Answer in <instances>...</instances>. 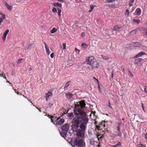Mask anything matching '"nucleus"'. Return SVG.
I'll list each match as a JSON object with an SVG mask.
<instances>
[{"instance_id":"nucleus-16","label":"nucleus","mask_w":147,"mask_h":147,"mask_svg":"<svg viewBox=\"0 0 147 147\" xmlns=\"http://www.w3.org/2000/svg\"><path fill=\"white\" fill-rule=\"evenodd\" d=\"M4 3L8 10L10 11H11L12 10V6L9 5L6 2H4Z\"/></svg>"},{"instance_id":"nucleus-57","label":"nucleus","mask_w":147,"mask_h":147,"mask_svg":"<svg viewBox=\"0 0 147 147\" xmlns=\"http://www.w3.org/2000/svg\"><path fill=\"white\" fill-rule=\"evenodd\" d=\"M23 97H24L25 98H26V99H27L28 100V101H30V100L28 99V98L26 97V96H25L24 95H23Z\"/></svg>"},{"instance_id":"nucleus-31","label":"nucleus","mask_w":147,"mask_h":147,"mask_svg":"<svg viewBox=\"0 0 147 147\" xmlns=\"http://www.w3.org/2000/svg\"><path fill=\"white\" fill-rule=\"evenodd\" d=\"M129 14V11L128 9H126L125 12V15L128 16Z\"/></svg>"},{"instance_id":"nucleus-61","label":"nucleus","mask_w":147,"mask_h":147,"mask_svg":"<svg viewBox=\"0 0 147 147\" xmlns=\"http://www.w3.org/2000/svg\"><path fill=\"white\" fill-rule=\"evenodd\" d=\"M94 120V121H95V122H94V124H95V125H96V124H97V121H96L95 119Z\"/></svg>"},{"instance_id":"nucleus-33","label":"nucleus","mask_w":147,"mask_h":147,"mask_svg":"<svg viewBox=\"0 0 147 147\" xmlns=\"http://www.w3.org/2000/svg\"><path fill=\"white\" fill-rule=\"evenodd\" d=\"M120 145H121V143L120 142H119L117 144H116L115 145L112 146L113 147H116Z\"/></svg>"},{"instance_id":"nucleus-3","label":"nucleus","mask_w":147,"mask_h":147,"mask_svg":"<svg viewBox=\"0 0 147 147\" xmlns=\"http://www.w3.org/2000/svg\"><path fill=\"white\" fill-rule=\"evenodd\" d=\"M74 147H85V144L83 140L76 138L74 141Z\"/></svg>"},{"instance_id":"nucleus-18","label":"nucleus","mask_w":147,"mask_h":147,"mask_svg":"<svg viewBox=\"0 0 147 147\" xmlns=\"http://www.w3.org/2000/svg\"><path fill=\"white\" fill-rule=\"evenodd\" d=\"M9 30H7L3 34V39L4 40V41L5 40V39L6 38V37L7 35L8 34V33L9 32Z\"/></svg>"},{"instance_id":"nucleus-41","label":"nucleus","mask_w":147,"mask_h":147,"mask_svg":"<svg viewBox=\"0 0 147 147\" xmlns=\"http://www.w3.org/2000/svg\"><path fill=\"white\" fill-rule=\"evenodd\" d=\"M52 11L53 13H55L57 12V9L55 7H53L52 9Z\"/></svg>"},{"instance_id":"nucleus-5","label":"nucleus","mask_w":147,"mask_h":147,"mask_svg":"<svg viewBox=\"0 0 147 147\" xmlns=\"http://www.w3.org/2000/svg\"><path fill=\"white\" fill-rule=\"evenodd\" d=\"M106 127L105 121H102L99 125H96V128L100 132H101V131H103L104 130L105 131H107V129H106Z\"/></svg>"},{"instance_id":"nucleus-50","label":"nucleus","mask_w":147,"mask_h":147,"mask_svg":"<svg viewBox=\"0 0 147 147\" xmlns=\"http://www.w3.org/2000/svg\"><path fill=\"white\" fill-rule=\"evenodd\" d=\"M22 59H20L18 60V64H20V63H21L22 61Z\"/></svg>"},{"instance_id":"nucleus-46","label":"nucleus","mask_w":147,"mask_h":147,"mask_svg":"<svg viewBox=\"0 0 147 147\" xmlns=\"http://www.w3.org/2000/svg\"><path fill=\"white\" fill-rule=\"evenodd\" d=\"M62 45L63 46V50H64L66 49V45L65 43H63L62 44Z\"/></svg>"},{"instance_id":"nucleus-52","label":"nucleus","mask_w":147,"mask_h":147,"mask_svg":"<svg viewBox=\"0 0 147 147\" xmlns=\"http://www.w3.org/2000/svg\"><path fill=\"white\" fill-rule=\"evenodd\" d=\"M142 108L143 110L144 111V112H145V110H144V108L143 106V104H142Z\"/></svg>"},{"instance_id":"nucleus-8","label":"nucleus","mask_w":147,"mask_h":147,"mask_svg":"<svg viewBox=\"0 0 147 147\" xmlns=\"http://www.w3.org/2000/svg\"><path fill=\"white\" fill-rule=\"evenodd\" d=\"M99 65L97 61L95 60V59L94 60V62L91 65V66H92V69H94L96 67H98Z\"/></svg>"},{"instance_id":"nucleus-53","label":"nucleus","mask_w":147,"mask_h":147,"mask_svg":"<svg viewBox=\"0 0 147 147\" xmlns=\"http://www.w3.org/2000/svg\"><path fill=\"white\" fill-rule=\"evenodd\" d=\"M98 88L99 91L100 92H101V88H100V86L99 85H98Z\"/></svg>"},{"instance_id":"nucleus-64","label":"nucleus","mask_w":147,"mask_h":147,"mask_svg":"<svg viewBox=\"0 0 147 147\" xmlns=\"http://www.w3.org/2000/svg\"><path fill=\"white\" fill-rule=\"evenodd\" d=\"M75 50L76 51H80V50H79L78 49H76V48H75Z\"/></svg>"},{"instance_id":"nucleus-44","label":"nucleus","mask_w":147,"mask_h":147,"mask_svg":"<svg viewBox=\"0 0 147 147\" xmlns=\"http://www.w3.org/2000/svg\"><path fill=\"white\" fill-rule=\"evenodd\" d=\"M129 74L130 76H131L132 77H133L134 76V75L132 74V73L131 72V71L129 70Z\"/></svg>"},{"instance_id":"nucleus-4","label":"nucleus","mask_w":147,"mask_h":147,"mask_svg":"<svg viewBox=\"0 0 147 147\" xmlns=\"http://www.w3.org/2000/svg\"><path fill=\"white\" fill-rule=\"evenodd\" d=\"M69 125L68 123H66L63 125L61 127L62 131L60 132L61 136L65 138L66 137L67 131L69 129Z\"/></svg>"},{"instance_id":"nucleus-54","label":"nucleus","mask_w":147,"mask_h":147,"mask_svg":"<svg viewBox=\"0 0 147 147\" xmlns=\"http://www.w3.org/2000/svg\"><path fill=\"white\" fill-rule=\"evenodd\" d=\"M58 1L63 3L64 2V0H57Z\"/></svg>"},{"instance_id":"nucleus-62","label":"nucleus","mask_w":147,"mask_h":147,"mask_svg":"<svg viewBox=\"0 0 147 147\" xmlns=\"http://www.w3.org/2000/svg\"><path fill=\"white\" fill-rule=\"evenodd\" d=\"M145 138L146 139H147V133H146L145 135Z\"/></svg>"},{"instance_id":"nucleus-36","label":"nucleus","mask_w":147,"mask_h":147,"mask_svg":"<svg viewBox=\"0 0 147 147\" xmlns=\"http://www.w3.org/2000/svg\"><path fill=\"white\" fill-rule=\"evenodd\" d=\"M61 10L60 9H58V15L59 16V17L60 18L61 17Z\"/></svg>"},{"instance_id":"nucleus-45","label":"nucleus","mask_w":147,"mask_h":147,"mask_svg":"<svg viewBox=\"0 0 147 147\" xmlns=\"http://www.w3.org/2000/svg\"><path fill=\"white\" fill-rule=\"evenodd\" d=\"M46 50V52L47 53V54L49 55L50 54V51H49V49H47Z\"/></svg>"},{"instance_id":"nucleus-58","label":"nucleus","mask_w":147,"mask_h":147,"mask_svg":"<svg viewBox=\"0 0 147 147\" xmlns=\"http://www.w3.org/2000/svg\"><path fill=\"white\" fill-rule=\"evenodd\" d=\"M93 78H94V79L95 80H96V81L97 82H98V79H96V78H95V77H93Z\"/></svg>"},{"instance_id":"nucleus-20","label":"nucleus","mask_w":147,"mask_h":147,"mask_svg":"<svg viewBox=\"0 0 147 147\" xmlns=\"http://www.w3.org/2000/svg\"><path fill=\"white\" fill-rule=\"evenodd\" d=\"M142 60L143 59L141 58L136 59L134 60V64H137L138 63L141 62Z\"/></svg>"},{"instance_id":"nucleus-35","label":"nucleus","mask_w":147,"mask_h":147,"mask_svg":"<svg viewBox=\"0 0 147 147\" xmlns=\"http://www.w3.org/2000/svg\"><path fill=\"white\" fill-rule=\"evenodd\" d=\"M115 0H106L105 2L107 3H110L114 2Z\"/></svg>"},{"instance_id":"nucleus-47","label":"nucleus","mask_w":147,"mask_h":147,"mask_svg":"<svg viewBox=\"0 0 147 147\" xmlns=\"http://www.w3.org/2000/svg\"><path fill=\"white\" fill-rule=\"evenodd\" d=\"M54 53H52L51 54L50 57L52 58H53L54 57Z\"/></svg>"},{"instance_id":"nucleus-1","label":"nucleus","mask_w":147,"mask_h":147,"mask_svg":"<svg viewBox=\"0 0 147 147\" xmlns=\"http://www.w3.org/2000/svg\"><path fill=\"white\" fill-rule=\"evenodd\" d=\"M76 117L73 118L72 121V129L76 132L77 137L83 138L84 136L85 130L88 122L87 117L83 116L82 118H78V115L76 112Z\"/></svg>"},{"instance_id":"nucleus-12","label":"nucleus","mask_w":147,"mask_h":147,"mask_svg":"<svg viewBox=\"0 0 147 147\" xmlns=\"http://www.w3.org/2000/svg\"><path fill=\"white\" fill-rule=\"evenodd\" d=\"M121 26H120L116 25L112 28L113 30L119 31L121 28Z\"/></svg>"},{"instance_id":"nucleus-28","label":"nucleus","mask_w":147,"mask_h":147,"mask_svg":"<svg viewBox=\"0 0 147 147\" xmlns=\"http://www.w3.org/2000/svg\"><path fill=\"white\" fill-rule=\"evenodd\" d=\"M95 7V6L90 5V9L89 10V12H91L92 11V10L93 9L94 7Z\"/></svg>"},{"instance_id":"nucleus-60","label":"nucleus","mask_w":147,"mask_h":147,"mask_svg":"<svg viewBox=\"0 0 147 147\" xmlns=\"http://www.w3.org/2000/svg\"><path fill=\"white\" fill-rule=\"evenodd\" d=\"M28 70L29 71H30L32 70V69L31 67H30L28 69Z\"/></svg>"},{"instance_id":"nucleus-27","label":"nucleus","mask_w":147,"mask_h":147,"mask_svg":"<svg viewBox=\"0 0 147 147\" xmlns=\"http://www.w3.org/2000/svg\"><path fill=\"white\" fill-rule=\"evenodd\" d=\"M11 86L12 87V89H13V90L14 91L15 93H16L17 94H18V95H22V94L21 93H20V92H18L16 91V89H15L14 88H13V85H11Z\"/></svg>"},{"instance_id":"nucleus-37","label":"nucleus","mask_w":147,"mask_h":147,"mask_svg":"<svg viewBox=\"0 0 147 147\" xmlns=\"http://www.w3.org/2000/svg\"><path fill=\"white\" fill-rule=\"evenodd\" d=\"M102 57L103 58L105 59H108L109 58L108 57L104 55H102Z\"/></svg>"},{"instance_id":"nucleus-43","label":"nucleus","mask_w":147,"mask_h":147,"mask_svg":"<svg viewBox=\"0 0 147 147\" xmlns=\"http://www.w3.org/2000/svg\"><path fill=\"white\" fill-rule=\"evenodd\" d=\"M144 92L147 93V87L146 86H145L144 87Z\"/></svg>"},{"instance_id":"nucleus-13","label":"nucleus","mask_w":147,"mask_h":147,"mask_svg":"<svg viewBox=\"0 0 147 147\" xmlns=\"http://www.w3.org/2000/svg\"><path fill=\"white\" fill-rule=\"evenodd\" d=\"M48 117H49V118H50L51 119V121L52 122L53 124L54 123L55 121H56V119L57 118L55 117V116H51L50 117V115H49Z\"/></svg>"},{"instance_id":"nucleus-55","label":"nucleus","mask_w":147,"mask_h":147,"mask_svg":"<svg viewBox=\"0 0 147 147\" xmlns=\"http://www.w3.org/2000/svg\"><path fill=\"white\" fill-rule=\"evenodd\" d=\"M6 82H7L9 84H11V85H11V83L10 82H9V81H8L7 80H6Z\"/></svg>"},{"instance_id":"nucleus-14","label":"nucleus","mask_w":147,"mask_h":147,"mask_svg":"<svg viewBox=\"0 0 147 147\" xmlns=\"http://www.w3.org/2000/svg\"><path fill=\"white\" fill-rule=\"evenodd\" d=\"M120 128L121 126L118 125H117V130L118 131V134H117V136L120 137H121L122 136V134L121 133V131H120Z\"/></svg>"},{"instance_id":"nucleus-15","label":"nucleus","mask_w":147,"mask_h":147,"mask_svg":"<svg viewBox=\"0 0 147 147\" xmlns=\"http://www.w3.org/2000/svg\"><path fill=\"white\" fill-rule=\"evenodd\" d=\"M52 94V93L50 91H49L47 93L45 94V98L46 100L47 101L48 100L47 98H49L50 96H51Z\"/></svg>"},{"instance_id":"nucleus-24","label":"nucleus","mask_w":147,"mask_h":147,"mask_svg":"<svg viewBox=\"0 0 147 147\" xmlns=\"http://www.w3.org/2000/svg\"><path fill=\"white\" fill-rule=\"evenodd\" d=\"M57 31V29L55 28H53L50 31V32L52 34L56 32Z\"/></svg>"},{"instance_id":"nucleus-63","label":"nucleus","mask_w":147,"mask_h":147,"mask_svg":"<svg viewBox=\"0 0 147 147\" xmlns=\"http://www.w3.org/2000/svg\"><path fill=\"white\" fill-rule=\"evenodd\" d=\"M3 78H4L5 79H6V80H7L5 75H4V76Z\"/></svg>"},{"instance_id":"nucleus-10","label":"nucleus","mask_w":147,"mask_h":147,"mask_svg":"<svg viewBox=\"0 0 147 147\" xmlns=\"http://www.w3.org/2000/svg\"><path fill=\"white\" fill-rule=\"evenodd\" d=\"M146 53L145 52H141L139 53L138 54L136 55L135 56L133 57V59H135L139 57H141L142 56L144 55H145Z\"/></svg>"},{"instance_id":"nucleus-34","label":"nucleus","mask_w":147,"mask_h":147,"mask_svg":"<svg viewBox=\"0 0 147 147\" xmlns=\"http://www.w3.org/2000/svg\"><path fill=\"white\" fill-rule=\"evenodd\" d=\"M90 143L92 145H94L95 143V142L94 141L93 139H90Z\"/></svg>"},{"instance_id":"nucleus-17","label":"nucleus","mask_w":147,"mask_h":147,"mask_svg":"<svg viewBox=\"0 0 147 147\" xmlns=\"http://www.w3.org/2000/svg\"><path fill=\"white\" fill-rule=\"evenodd\" d=\"M1 15H2V16L0 17V25H1L3 20L5 18V15L3 14V13H1Z\"/></svg>"},{"instance_id":"nucleus-48","label":"nucleus","mask_w":147,"mask_h":147,"mask_svg":"<svg viewBox=\"0 0 147 147\" xmlns=\"http://www.w3.org/2000/svg\"><path fill=\"white\" fill-rule=\"evenodd\" d=\"M4 75H5L4 74V73L3 72L2 74H0V77H3L4 76Z\"/></svg>"},{"instance_id":"nucleus-7","label":"nucleus","mask_w":147,"mask_h":147,"mask_svg":"<svg viewBox=\"0 0 147 147\" xmlns=\"http://www.w3.org/2000/svg\"><path fill=\"white\" fill-rule=\"evenodd\" d=\"M105 131L104 130L103 131H101V132H100L99 131H98V132L97 135V138L98 140L100 139H101L104 137L103 134L105 133Z\"/></svg>"},{"instance_id":"nucleus-29","label":"nucleus","mask_w":147,"mask_h":147,"mask_svg":"<svg viewBox=\"0 0 147 147\" xmlns=\"http://www.w3.org/2000/svg\"><path fill=\"white\" fill-rule=\"evenodd\" d=\"M133 22H136L137 24H138L140 22V20H139L134 19L133 20Z\"/></svg>"},{"instance_id":"nucleus-19","label":"nucleus","mask_w":147,"mask_h":147,"mask_svg":"<svg viewBox=\"0 0 147 147\" xmlns=\"http://www.w3.org/2000/svg\"><path fill=\"white\" fill-rule=\"evenodd\" d=\"M66 97L67 98L70 99L73 96V95L70 92L65 94Z\"/></svg>"},{"instance_id":"nucleus-25","label":"nucleus","mask_w":147,"mask_h":147,"mask_svg":"<svg viewBox=\"0 0 147 147\" xmlns=\"http://www.w3.org/2000/svg\"><path fill=\"white\" fill-rule=\"evenodd\" d=\"M67 114L70 119H71L74 117V115L72 113H68Z\"/></svg>"},{"instance_id":"nucleus-2","label":"nucleus","mask_w":147,"mask_h":147,"mask_svg":"<svg viewBox=\"0 0 147 147\" xmlns=\"http://www.w3.org/2000/svg\"><path fill=\"white\" fill-rule=\"evenodd\" d=\"M78 103H78L77 104L75 105V109L74 110V113L75 115L74 117H76L77 115L76 112L78 115V118H82L83 116L87 117L86 113L81 110L86 105L85 101L83 100H82L79 101Z\"/></svg>"},{"instance_id":"nucleus-22","label":"nucleus","mask_w":147,"mask_h":147,"mask_svg":"<svg viewBox=\"0 0 147 147\" xmlns=\"http://www.w3.org/2000/svg\"><path fill=\"white\" fill-rule=\"evenodd\" d=\"M54 6L55 7H61L62 4L59 3L57 2L53 3Z\"/></svg>"},{"instance_id":"nucleus-21","label":"nucleus","mask_w":147,"mask_h":147,"mask_svg":"<svg viewBox=\"0 0 147 147\" xmlns=\"http://www.w3.org/2000/svg\"><path fill=\"white\" fill-rule=\"evenodd\" d=\"M136 14L138 16H140L141 13V10L140 8H137L136 10Z\"/></svg>"},{"instance_id":"nucleus-26","label":"nucleus","mask_w":147,"mask_h":147,"mask_svg":"<svg viewBox=\"0 0 147 147\" xmlns=\"http://www.w3.org/2000/svg\"><path fill=\"white\" fill-rule=\"evenodd\" d=\"M32 43H30L29 44H28L27 45V46H26V47L25 48V49H24L25 50H27L29 49H30V47L32 45Z\"/></svg>"},{"instance_id":"nucleus-38","label":"nucleus","mask_w":147,"mask_h":147,"mask_svg":"<svg viewBox=\"0 0 147 147\" xmlns=\"http://www.w3.org/2000/svg\"><path fill=\"white\" fill-rule=\"evenodd\" d=\"M70 82V81H69L67 82L65 87H64V88H65L68 87L69 85Z\"/></svg>"},{"instance_id":"nucleus-11","label":"nucleus","mask_w":147,"mask_h":147,"mask_svg":"<svg viewBox=\"0 0 147 147\" xmlns=\"http://www.w3.org/2000/svg\"><path fill=\"white\" fill-rule=\"evenodd\" d=\"M139 30L140 28H137L132 30L129 33L130 35L131 36L134 35L136 34L137 32Z\"/></svg>"},{"instance_id":"nucleus-40","label":"nucleus","mask_w":147,"mask_h":147,"mask_svg":"<svg viewBox=\"0 0 147 147\" xmlns=\"http://www.w3.org/2000/svg\"><path fill=\"white\" fill-rule=\"evenodd\" d=\"M135 47H139L140 46V45L139 42H136L135 43L134 45Z\"/></svg>"},{"instance_id":"nucleus-32","label":"nucleus","mask_w":147,"mask_h":147,"mask_svg":"<svg viewBox=\"0 0 147 147\" xmlns=\"http://www.w3.org/2000/svg\"><path fill=\"white\" fill-rule=\"evenodd\" d=\"M143 31L144 32H143V34L146 35L147 36V29H145V28H144L143 29Z\"/></svg>"},{"instance_id":"nucleus-30","label":"nucleus","mask_w":147,"mask_h":147,"mask_svg":"<svg viewBox=\"0 0 147 147\" xmlns=\"http://www.w3.org/2000/svg\"><path fill=\"white\" fill-rule=\"evenodd\" d=\"M134 0H130V1L129 3V7H131L132 5V4L133 3Z\"/></svg>"},{"instance_id":"nucleus-59","label":"nucleus","mask_w":147,"mask_h":147,"mask_svg":"<svg viewBox=\"0 0 147 147\" xmlns=\"http://www.w3.org/2000/svg\"><path fill=\"white\" fill-rule=\"evenodd\" d=\"M140 145L142 147H145V146H145L144 144H140Z\"/></svg>"},{"instance_id":"nucleus-39","label":"nucleus","mask_w":147,"mask_h":147,"mask_svg":"<svg viewBox=\"0 0 147 147\" xmlns=\"http://www.w3.org/2000/svg\"><path fill=\"white\" fill-rule=\"evenodd\" d=\"M43 43H44V44L45 45V49H46V50L47 49H49V48L48 45H47V43L45 42H44Z\"/></svg>"},{"instance_id":"nucleus-51","label":"nucleus","mask_w":147,"mask_h":147,"mask_svg":"<svg viewBox=\"0 0 147 147\" xmlns=\"http://www.w3.org/2000/svg\"><path fill=\"white\" fill-rule=\"evenodd\" d=\"M81 36L82 37H84L85 36V33L84 32H82V35H81Z\"/></svg>"},{"instance_id":"nucleus-56","label":"nucleus","mask_w":147,"mask_h":147,"mask_svg":"<svg viewBox=\"0 0 147 147\" xmlns=\"http://www.w3.org/2000/svg\"><path fill=\"white\" fill-rule=\"evenodd\" d=\"M113 76H114L113 73V72H112V74H111V78H112V79H113Z\"/></svg>"},{"instance_id":"nucleus-23","label":"nucleus","mask_w":147,"mask_h":147,"mask_svg":"<svg viewBox=\"0 0 147 147\" xmlns=\"http://www.w3.org/2000/svg\"><path fill=\"white\" fill-rule=\"evenodd\" d=\"M81 47L84 49H86L88 47V45L84 43H82L81 44Z\"/></svg>"},{"instance_id":"nucleus-49","label":"nucleus","mask_w":147,"mask_h":147,"mask_svg":"<svg viewBox=\"0 0 147 147\" xmlns=\"http://www.w3.org/2000/svg\"><path fill=\"white\" fill-rule=\"evenodd\" d=\"M121 120L120 119V121H119V122L118 123V126H121Z\"/></svg>"},{"instance_id":"nucleus-9","label":"nucleus","mask_w":147,"mask_h":147,"mask_svg":"<svg viewBox=\"0 0 147 147\" xmlns=\"http://www.w3.org/2000/svg\"><path fill=\"white\" fill-rule=\"evenodd\" d=\"M64 119H63L57 118L56 119V124L58 125H61L64 123Z\"/></svg>"},{"instance_id":"nucleus-6","label":"nucleus","mask_w":147,"mask_h":147,"mask_svg":"<svg viewBox=\"0 0 147 147\" xmlns=\"http://www.w3.org/2000/svg\"><path fill=\"white\" fill-rule=\"evenodd\" d=\"M95 60L94 57L93 56H91L86 58V62L88 64L91 65Z\"/></svg>"},{"instance_id":"nucleus-42","label":"nucleus","mask_w":147,"mask_h":147,"mask_svg":"<svg viewBox=\"0 0 147 147\" xmlns=\"http://www.w3.org/2000/svg\"><path fill=\"white\" fill-rule=\"evenodd\" d=\"M107 105L108 107H110L111 108H112V107L111 106V102L110 100H109Z\"/></svg>"}]
</instances>
